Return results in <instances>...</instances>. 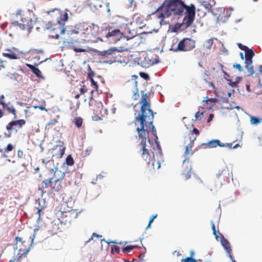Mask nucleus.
Here are the masks:
<instances>
[{
  "label": "nucleus",
  "mask_w": 262,
  "mask_h": 262,
  "mask_svg": "<svg viewBox=\"0 0 262 262\" xmlns=\"http://www.w3.org/2000/svg\"><path fill=\"white\" fill-rule=\"evenodd\" d=\"M142 98L139 103L141 104L140 113L135 118L134 121L139 123L140 126L137 127L141 148L142 158L147 162L149 170L159 169L161 167V161L162 159V153L159 145H157L158 153L156 154L157 158L154 152L149 151L146 148V140L147 135L150 132H152L154 136L157 138L156 129L153 125L154 113L150 108L149 99L146 93L142 92Z\"/></svg>",
  "instance_id": "1"
},
{
  "label": "nucleus",
  "mask_w": 262,
  "mask_h": 262,
  "mask_svg": "<svg viewBox=\"0 0 262 262\" xmlns=\"http://www.w3.org/2000/svg\"><path fill=\"white\" fill-rule=\"evenodd\" d=\"M68 11L67 9L61 11L58 9H54L48 12V14L53 18L47 24V29L49 30L50 38L57 39L60 34L64 33L65 23L69 19Z\"/></svg>",
  "instance_id": "2"
},
{
  "label": "nucleus",
  "mask_w": 262,
  "mask_h": 262,
  "mask_svg": "<svg viewBox=\"0 0 262 262\" xmlns=\"http://www.w3.org/2000/svg\"><path fill=\"white\" fill-rule=\"evenodd\" d=\"M172 14L183 15L186 10V15L183 19V24L186 28L189 27L193 23L195 15V7L194 4L189 6L185 4L182 0H167Z\"/></svg>",
  "instance_id": "3"
},
{
  "label": "nucleus",
  "mask_w": 262,
  "mask_h": 262,
  "mask_svg": "<svg viewBox=\"0 0 262 262\" xmlns=\"http://www.w3.org/2000/svg\"><path fill=\"white\" fill-rule=\"evenodd\" d=\"M64 173L56 168L53 176L49 179L42 181L39 190L41 191L42 194L47 192L46 189L51 187V190L55 191H59L61 187L60 181L64 178Z\"/></svg>",
  "instance_id": "4"
},
{
  "label": "nucleus",
  "mask_w": 262,
  "mask_h": 262,
  "mask_svg": "<svg viewBox=\"0 0 262 262\" xmlns=\"http://www.w3.org/2000/svg\"><path fill=\"white\" fill-rule=\"evenodd\" d=\"M118 23L119 27L123 30L124 33L126 34L125 38L127 40L132 39L138 34L137 27L135 26V25H137L136 23H128L127 20L123 17H119Z\"/></svg>",
  "instance_id": "5"
},
{
  "label": "nucleus",
  "mask_w": 262,
  "mask_h": 262,
  "mask_svg": "<svg viewBox=\"0 0 262 262\" xmlns=\"http://www.w3.org/2000/svg\"><path fill=\"white\" fill-rule=\"evenodd\" d=\"M18 18H19L21 23L15 21L12 23L13 27H19L21 30H30L33 28V21L30 17V13L29 12H23L17 15Z\"/></svg>",
  "instance_id": "6"
},
{
  "label": "nucleus",
  "mask_w": 262,
  "mask_h": 262,
  "mask_svg": "<svg viewBox=\"0 0 262 262\" xmlns=\"http://www.w3.org/2000/svg\"><path fill=\"white\" fill-rule=\"evenodd\" d=\"M195 47V41L191 38H184L181 40L176 47L172 45L170 50L175 52L179 51H189L193 49Z\"/></svg>",
  "instance_id": "7"
},
{
  "label": "nucleus",
  "mask_w": 262,
  "mask_h": 262,
  "mask_svg": "<svg viewBox=\"0 0 262 262\" xmlns=\"http://www.w3.org/2000/svg\"><path fill=\"white\" fill-rule=\"evenodd\" d=\"M152 14L155 15L156 18L160 20L161 24L165 18H169L172 15V12L167 0H165L164 3Z\"/></svg>",
  "instance_id": "8"
},
{
  "label": "nucleus",
  "mask_w": 262,
  "mask_h": 262,
  "mask_svg": "<svg viewBox=\"0 0 262 262\" xmlns=\"http://www.w3.org/2000/svg\"><path fill=\"white\" fill-rule=\"evenodd\" d=\"M15 241V248L20 252L19 255L21 257L23 255L27 254L30 249L33 239H31L30 237L25 239L23 237L16 236Z\"/></svg>",
  "instance_id": "9"
},
{
  "label": "nucleus",
  "mask_w": 262,
  "mask_h": 262,
  "mask_svg": "<svg viewBox=\"0 0 262 262\" xmlns=\"http://www.w3.org/2000/svg\"><path fill=\"white\" fill-rule=\"evenodd\" d=\"M26 120L24 119H19L17 120H13L9 122L6 126L8 134H5V137H10L13 133H17L18 131L26 124Z\"/></svg>",
  "instance_id": "10"
},
{
  "label": "nucleus",
  "mask_w": 262,
  "mask_h": 262,
  "mask_svg": "<svg viewBox=\"0 0 262 262\" xmlns=\"http://www.w3.org/2000/svg\"><path fill=\"white\" fill-rule=\"evenodd\" d=\"M127 48L124 47H121L119 48L116 47H111L106 50L99 51L98 53V55L106 57L113 58V61H111L112 62L115 60V58L116 57L117 53L127 51Z\"/></svg>",
  "instance_id": "11"
},
{
  "label": "nucleus",
  "mask_w": 262,
  "mask_h": 262,
  "mask_svg": "<svg viewBox=\"0 0 262 262\" xmlns=\"http://www.w3.org/2000/svg\"><path fill=\"white\" fill-rule=\"evenodd\" d=\"M107 38H112V40L114 41L120 40L122 38H125V35L121 32L119 29H115L109 31L106 35Z\"/></svg>",
  "instance_id": "12"
},
{
  "label": "nucleus",
  "mask_w": 262,
  "mask_h": 262,
  "mask_svg": "<svg viewBox=\"0 0 262 262\" xmlns=\"http://www.w3.org/2000/svg\"><path fill=\"white\" fill-rule=\"evenodd\" d=\"M58 148V152L55 154V156L57 158H61L62 157L64 154L66 147L64 146V142L61 140H59L57 142L56 148L54 150H56Z\"/></svg>",
  "instance_id": "13"
},
{
  "label": "nucleus",
  "mask_w": 262,
  "mask_h": 262,
  "mask_svg": "<svg viewBox=\"0 0 262 262\" xmlns=\"http://www.w3.org/2000/svg\"><path fill=\"white\" fill-rule=\"evenodd\" d=\"M204 145H205L206 147L208 148H214L216 147L217 146H219L221 147H224L226 146L229 148H231L232 147V144H227V145H225L224 144H221L220 141L219 140H212L206 144H204Z\"/></svg>",
  "instance_id": "14"
},
{
  "label": "nucleus",
  "mask_w": 262,
  "mask_h": 262,
  "mask_svg": "<svg viewBox=\"0 0 262 262\" xmlns=\"http://www.w3.org/2000/svg\"><path fill=\"white\" fill-rule=\"evenodd\" d=\"M3 108L4 111H8L9 113L14 116V118H16V111L13 105L10 104V102L1 103Z\"/></svg>",
  "instance_id": "15"
},
{
  "label": "nucleus",
  "mask_w": 262,
  "mask_h": 262,
  "mask_svg": "<svg viewBox=\"0 0 262 262\" xmlns=\"http://www.w3.org/2000/svg\"><path fill=\"white\" fill-rule=\"evenodd\" d=\"M15 149V146L13 145L12 143H9L7 146L4 149L3 153L4 156L5 157H11L12 158H14L15 157V155H13L12 156H11V152L13 151Z\"/></svg>",
  "instance_id": "16"
},
{
  "label": "nucleus",
  "mask_w": 262,
  "mask_h": 262,
  "mask_svg": "<svg viewBox=\"0 0 262 262\" xmlns=\"http://www.w3.org/2000/svg\"><path fill=\"white\" fill-rule=\"evenodd\" d=\"M187 159L186 158L184 161H183V164L182 165V174L184 176L185 179L187 180L189 179L191 177V168L190 166H189V167H187V166H186L185 165V163Z\"/></svg>",
  "instance_id": "17"
},
{
  "label": "nucleus",
  "mask_w": 262,
  "mask_h": 262,
  "mask_svg": "<svg viewBox=\"0 0 262 262\" xmlns=\"http://www.w3.org/2000/svg\"><path fill=\"white\" fill-rule=\"evenodd\" d=\"M2 55L4 57L11 59H16L18 58V56L10 49L6 50V52L3 53Z\"/></svg>",
  "instance_id": "18"
},
{
  "label": "nucleus",
  "mask_w": 262,
  "mask_h": 262,
  "mask_svg": "<svg viewBox=\"0 0 262 262\" xmlns=\"http://www.w3.org/2000/svg\"><path fill=\"white\" fill-rule=\"evenodd\" d=\"M245 61L247 62H252V58L254 55V53L252 50L249 49V48L245 51Z\"/></svg>",
  "instance_id": "19"
},
{
  "label": "nucleus",
  "mask_w": 262,
  "mask_h": 262,
  "mask_svg": "<svg viewBox=\"0 0 262 262\" xmlns=\"http://www.w3.org/2000/svg\"><path fill=\"white\" fill-rule=\"evenodd\" d=\"M222 239H221V243L222 245L223 246L225 250L227 251V253H230V251H232V249L230 247V244L228 241L226 239H225L222 235Z\"/></svg>",
  "instance_id": "20"
},
{
  "label": "nucleus",
  "mask_w": 262,
  "mask_h": 262,
  "mask_svg": "<svg viewBox=\"0 0 262 262\" xmlns=\"http://www.w3.org/2000/svg\"><path fill=\"white\" fill-rule=\"evenodd\" d=\"M26 66L28 68H29L31 71H32V72L38 77H41L42 76H41V71L39 70V69L37 68H36L35 67H34V66L31 64H29V63H27L26 64Z\"/></svg>",
  "instance_id": "21"
},
{
  "label": "nucleus",
  "mask_w": 262,
  "mask_h": 262,
  "mask_svg": "<svg viewBox=\"0 0 262 262\" xmlns=\"http://www.w3.org/2000/svg\"><path fill=\"white\" fill-rule=\"evenodd\" d=\"M62 226V224L61 223H52V229L51 231L53 234H57L59 232H61V228L59 226Z\"/></svg>",
  "instance_id": "22"
},
{
  "label": "nucleus",
  "mask_w": 262,
  "mask_h": 262,
  "mask_svg": "<svg viewBox=\"0 0 262 262\" xmlns=\"http://www.w3.org/2000/svg\"><path fill=\"white\" fill-rule=\"evenodd\" d=\"M196 139V137L194 138L193 140H192L190 143L186 146L184 154L185 156H187L189 155H192L193 152L192 151V148L193 146V141Z\"/></svg>",
  "instance_id": "23"
},
{
  "label": "nucleus",
  "mask_w": 262,
  "mask_h": 262,
  "mask_svg": "<svg viewBox=\"0 0 262 262\" xmlns=\"http://www.w3.org/2000/svg\"><path fill=\"white\" fill-rule=\"evenodd\" d=\"M252 62H250L249 63L247 62V61H245V67L247 70L249 75H252L254 73V67L252 65Z\"/></svg>",
  "instance_id": "24"
},
{
  "label": "nucleus",
  "mask_w": 262,
  "mask_h": 262,
  "mask_svg": "<svg viewBox=\"0 0 262 262\" xmlns=\"http://www.w3.org/2000/svg\"><path fill=\"white\" fill-rule=\"evenodd\" d=\"M250 122L252 125H257L262 122V119L256 116H251Z\"/></svg>",
  "instance_id": "25"
},
{
  "label": "nucleus",
  "mask_w": 262,
  "mask_h": 262,
  "mask_svg": "<svg viewBox=\"0 0 262 262\" xmlns=\"http://www.w3.org/2000/svg\"><path fill=\"white\" fill-rule=\"evenodd\" d=\"M217 100L215 98H208V97H205V99L203 100V102H206L207 104H211V106L209 107L210 108L211 107L213 106L215 103L217 102Z\"/></svg>",
  "instance_id": "26"
},
{
  "label": "nucleus",
  "mask_w": 262,
  "mask_h": 262,
  "mask_svg": "<svg viewBox=\"0 0 262 262\" xmlns=\"http://www.w3.org/2000/svg\"><path fill=\"white\" fill-rule=\"evenodd\" d=\"M74 122L75 124V125L79 128L82 126V123H83V120L81 117H76L74 119Z\"/></svg>",
  "instance_id": "27"
},
{
  "label": "nucleus",
  "mask_w": 262,
  "mask_h": 262,
  "mask_svg": "<svg viewBox=\"0 0 262 262\" xmlns=\"http://www.w3.org/2000/svg\"><path fill=\"white\" fill-rule=\"evenodd\" d=\"M213 40L212 39H209L206 40L204 46L207 49H210L213 45Z\"/></svg>",
  "instance_id": "28"
},
{
  "label": "nucleus",
  "mask_w": 262,
  "mask_h": 262,
  "mask_svg": "<svg viewBox=\"0 0 262 262\" xmlns=\"http://www.w3.org/2000/svg\"><path fill=\"white\" fill-rule=\"evenodd\" d=\"M66 163L67 165L72 166L74 163V161L71 155H69L66 158Z\"/></svg>",
  "instance_id": "29"
},
{
  "label": "nucleus",
  "mask_w": 262,
  "mask_h": 262,
  "mask_svg": "<svg viewBox=\"0 0 262 262\" xmlns=\"http://www.w3.org/2000/svg\"><path fill=\"white\" fill-rule=\"evenodd\" d=\"M25 155L21 149H18L17 152V157L18 159H24L25 158Z\"/></svg>",
  "instance_id": "30"
},
{
  "label": "nucleus",
  "mask_w": 262,
  "mask_h": 262,
  "mask_svg": "<svg viewBox=\"0 0 262 262\" xmlns=\"http://www.w3.org/2000/svg\"><path fill=\"white\" fill-rule=\"evenodd\" d=\"M181 262H198V261L192 257H186L182 259Z\"/></svg>",
  "instance_id": "31"
},
{
  "label": "nucleus",
  "mask_w": 262,
  "mask_h": 262,
  "mask_svg": "<svg viewBox=\"0 0 262 262\" xmlns=\"http://www.w3.org/2000/svg\"><path fill=\"white\" fill-rule=\"evenodd\" d=\"M132 250H133V247L130 245V246H127L123 248L122 249V251L124 253H128L130 251H131Z\"/></svg>",
  "instance_id": "32"
},
{
  "label": "nucleus",
  "mask_w": 262,
  "mask_h": 262,
  "mask_svg": "<svg viewBox=\"0 0 262 262\" xmlns=\"http://www.w3.org/2000/svg\"><path fill=\"white\" fill-rule=\"evenodd\" d=\"M203 112L201 113L199 111L197 112L195 115V120H201L203 117Z\"/></svg>",
  "instance_id": "33"
},
{
  "label": "nucleus",
  "mask_w": 262,
  "mask_h": 262,
  "mask_svg": "<svg viewBox=\"0 0 262 262\" xmlns=\"http://www.w3.org/2000/svg\"><path fill=\"white\" fill-rule=\"evenodd\" d=\"M202 5L203 6L207 9H211L212 8V5H211L209 2L204 1L203 2Z\"/></svg>",
  "instance_id": "34"
},
{
  "label": "nucleus",
  "mask_w": 262,
  "mask_h": 262,
  "mask_svg": "<svg viewBox=\"0 0 262 262\" xmlns=\"http://www.w3.org/2000/svg\"><path fill=\"white\" fill-rule=\"evenodd\" d=\"M227 80L229 81V85L231 86L232 88H235L237 86V85L238 84V81H232L230 79H227Z\"/></svg>",
  "instance_id": "35"
},
{
  "label": "nucleus",
  "mask_w": 262,
  "mask_h": 262,
  "mask_svg": "<svg viewBox=\"0 0 262 262\" xmlns=\"http://www.w3.org/2000/svg\"><path fill=\"white\" fill-rule=\"evenodd\" d=\"M112 252L119 253L120 252V248L116 245L112 247Z\"/></svg>",
  "instance_id": "36"
},
{
  "label": "nucleus",
  "mask_w": 262,
  "mask_h": 262,
  "mask_svg": "<svg viewBox=\"0 0 262 262\" xmlns=\"http://www.w3.org/2000/svg\"><path fill=\"white\" fill-rule=\"evenodd\" d=\"M91 85L93 86L96 90H98V84L95 81L93 78L91 77L90 80Z\"/></svg>",
  "instance_id": "37"
},
{
  "label": "nucleus",
  "mask_w": 262,
  "mask_h": 262,
  "mask_svg": "<svg viewBox=\"0 0 262 262\" xmlns=\"http://www.w3.org/2000/svg\"><path fill=\"white\" fill-rule=\"evenodd\" d=\"M140 76L143 78V79H144L145 80H148L149 79V76L148 75V74L146 73H144V72H140Z\"/></svg>",
  "instance_id": "38"
},
{
  "label": "nucleus",
  "mask_w": 262,
  "mask_h": 262,
  "mask_svg": "<svg viewBox=\"0 0 262 262\" xmlns=\"http://www.w3.org/2000/svg\"><path fill=\"white\" fill-rule=\"evenodd\" d=\"M157 217V214L153 215L151 216L150 219L149 220L148 224L146 227V229L149 228L150 227L151 224L153 222L154 220Z\"/></svg>",
  "instance_id": "39"
},
{
  "label": "nucleus",
  "mask_w": 262,
  "mask_h": 262,
  "mask_svg": "<svg viewBox=\"0 0 262 262\" xmlns=\"http://www.w3.org/2000/svg\"><path fill=\"white\" fill-rule=\"evenodd\" d=\"M58 123L57 120L54 119L52 120H51L50 121H49L46 125V126H50V125H54Z\"/></svg>",
  "instance_id": "40"
},
{
  "label": "nucleus",
  "mask_w": 262,
  "mask_h": 262,
  "mask_svg": "<svg viewBox=\"0 0 262 262\" xmlns=\"http://www.w3.org/2000/svg\"><path fill=\"white\" fill-rule=\"evenodd\" d=\"M73 50L76 52H84L86 51V50L84 49L75 47H73Z\"/></svg>",
  "instance_id": "41"
},
{
  "label": "nucleus",
  "mask_w": 262,
  "mask_h": 262,
  "mask_svg": "<svg viewBox=\"0 0 262 262\" xmlns=\"http://www.w3.org/2000/svg\"><path fill=\"white\" fill-rule=\"evenodd\" d=\"M211 228L213 231V234L215 236L216 238H217L218 236L217 235V232L215 229V226L213 222L211 223Z\"/></svg>",
  "instance_id": "42"
},
{
  "label": "nucleus",
  "mask_w": 262,
  "mask_h": 262,
  "mask_svg": "<svg viewBox=\"0 0 262 262\" xmlns=\"http://www.w3.org/2000/svg\"><path fill=\"white\" fill-rule=\"evenodd\" d=\"M237 45L238 48L243 51H245L246 50L248 49V48L247 46L242 45L241 43H237Z\"/></svg>",
  "instance_id": "43"
},
{
  "label": "nucleus",
  "mask_w": 262,
  "mask_h": 262,
  "mask_svg": "<svg viewBox=\"0 0 262 262\" xmlns=\"http://www.w3.org/2000/svg\"><path fill=\"white\" fill-rule=\"evenodd\" d=\"M233 68L237 69L239 72L243 71V69L240 64L236 63L233 66Z\"/></svg>",
  "instance_id": "44"
},
{
  "label": "nucleus",
  "mask_w": 262,
  "mask_h": 262,
  "mask_svg": "<svg viewBox=\"0 0 262 262\" xmlns=\"http://www.w3.org/2000/svg\"><path fill=\"white\" fill-rule=\"evenodd\" d=\"M5 60H3L0 59V71L5 68Z\"/></svg>",
  "instance_id": "45"
},
{
  "label": "nucleus",
  "mask_w": 262,
  "mask_h": 262,
  "mask_svg": "<svg viewBox=\"0 0 262 262\" xmlns=\"http://www.w3.org/2000/svg\"><path fill=\"white\" fill-rule=\"evenodd\" d=\"M95 237H102V235H98L96 233H93L92 235L91 238H90L88 241H86V243L89 242L91 240H92L93 239V238Z\"/></svg>",
  "instance_id": "46"
},
{
  "label": "nucleus",
  "mask_w": 262,
  "mask_h": 262,
  "mask_svg": "<svg viewBox=\"0 0 262 262\" xmlns=\"http://www.w3.org/2000/svg\"><path fill=\"white\" fill-rule=\"evenodd\" d=\"M192 134H194L198 136L200 134V132L196 128H194L192 130Z\"/></svg>",
  "instance_id": "47"
},
{
  "label": "nucleus",
  "mask_w": 262,
  "mask_h": 262,
  "mask_svg": "<svg viewBox=\"0 0 262 262\" xmlns=\"http://www.w3.org/2000/svg\"><path fill=\"white\" fill-rule=\"evenodd\" d=\"M34 108H39L41 111H47V110L45 108V106L43 105H40V106H34Z\"/></svg>",
  "instance_id": "48"
},
{
  "label": "nucleus",
  "mask_w": 262,
  "mask_h": 262,
  "mask_svg": "<svg viewBox=\"0 0 262 262\" xmlns=\"http://www.w3.org/2000/svg\"><path fill=\"white\" fill-rule=\"evenodd\" d=\"M80 92L81 94H84L86 92V90L85 89L84 85H83L80 89Z\"/></svg>",
  "instance_id": "49"
},
{
  "label": "nucleus",
  "mask_w": 262,
  "mask_h": 262,
  "mask_svg": "<svg viewBox=\"0 0 262 262\" xmlns=\"http://www.w3.org/2000/svg\"><path fill=\"white\" fill-rule=\"evenodd\" d=\"M5 98V97L4 95H2L1 96H0V104L1 105V103H5V102L4 101V99Z\"/></svg>",
  "instance_id": "50"
},
{
  "label": "nucleus",
  "mask_w": 262,
  "mask_h": 262,
  "mask_svg": "<svg viewBox=\"0 0 262 262\" xmlns=\"http://www.w3.org/2000/svg\"><path fill=\"white\" fill-rule=\"evenodd\" d=\"M21 256L19 255L18 258H14L13 260H10L8 262H18Z\"/></svg>",
  "instance_id": "51"
},
{
  "label": "nucleus",
  "mask_w": 262,
  "mask_h": 262,
  "mask_svg": "<svg viewBox=\"0 0 262 262\" xmlns=\"http://www.w3.org/2000/svg\"><path fill=\"white\" fill-rule=\"evenodd\" d=\"M213 117H214V115L213 114H210V115L208 118V120H207V122H210L211 121H212Z\"/></svg>",
  "instance_id": "52"
},
{
  "label": "nucleus",
  "mask_w": 262,
  "mask_h": 262,
  "mask_svg": "<svg viewBox=\"0 0 262 262\" xmlns=\"http://www.w3.org/2000/svg\"><path fill=\"white\" fill-rule=\"evenodd\" d=\"M139 93H138L137 92H135L134 94V96H133V98L135 100H137L138 98H139Z\"/></svg>",
  "instance_id": "53"
},
{
  "label": "nucleus",
  "mask_w": 262,
  "mask_h": 262,
  "mask_svg": "<svg viewBox=\"0 0 262 262\" xmlns=\"http://www.w3.org/2000/svg\"><path fill=\"white\" fill-rule=\"evenodd\" d=\"M43 209V208L42 207H41V208H37V213L38 214V219L40 218V212L41 211V210Z\"/></svg>",
  "instance_id": "54"
},
{
  "label": "nucleus",
  "mask_w": 262,
  "mask_h": 262,
  "mask_svg": "<svg viewBox=\"0 0 262 262\" xmlns=\"http://www.w3.org/2000/svg\"><path fill=\"white\" fill-rule=\"evenodd\" d=\"M144 256H145L144 253H141L139 255V258L141 259V261H143Z\"/></svg>",
  "instance_id": "55"
},
{
  "label": "nucleus",
  "mask_w": 262,
  "mask_h": 262,
  "mask_svg": "<svg viewBox=\"0 0 262 262\" xmlns=\"http://www.w3.org/2000/svg\"><path fill=\"white\" fill-rule=\"evenodd\" d=\"M258 140L260 145L262 146V133L258 137Z\"/></svg>",
  "instance_id": "56"
},
{
  "label": "nucleus",
  "mask_w": 262,
  "mask_h": 262,
  "mask_svg": "<svg viewBox=\"0 0 262 262\" xmlns=\"http://www.w3.org/2000/svg\"><path fill=\"white\" fill-rule=\"evenodd\" d=\"M246 90L248 92H250L251 91V90L250 89V83H247L246 84Z\"/></svg>",
  "instance_id": "57"
},
{
  "label": "nucleus",
  "mask_w": 262,
  "mask_h": 262,
  "mask_svg": "<svg viewBox=\"0 0 262 262\" xmlns=\"http://www.w3.org/2000/svg\"><path fill=\"white\" fill-rule=\"evenodd\" d=\"M4 116V111L0 109V119Z\"/></svg>",
  "instance_id": "58"
},
{
  "label": "nucleus",
  "mask_w": 262,
  "mask_h": 262,
  "mask_svg": "<svg viewBox=\"0 0 262 262\" xmlns=\"http://www.w3.org/2000/svg\"><path fill=\"white\" fill-rule=\"evenodd\" d=\"M231 251H230V253H228V256L230 258V259L232 261V259H234L233 258V257L232 256Z\"/></svg>",
  "instance_id": "59"
},
{
  "label": "nucleus",
  "mask_w": 262,
  "mask_h": 262,
  "mask_svg": "<svg viewBox=\"0 0 262 262\" xmlns=\"http://www.w3.org/2000/svg\"><path fill=\"white\" fill-rule=\"evenodd\" d=\"M94 75V73L92 72L89 74V77L91 79V77L93 78V76Z\"/></svg>",
  "instance_id": "60"
},
{
  "label": "nucleus",
  "mask_w": 262,
  "mask_h": 262,
  "mask_svg": "<svg viewBox=\"0 0 262 262\" xmlns=\"http://www.w3.org/2000/svg\"><path fill=\"white\" fill-rule=\"evenodd\" d=\"M194 255V251H191L190 252V256L189 257H192V258H193V257Z\"/></svg>",
  "instance_id": "61"
},
{
  "label": "nucleus",
  "mask_w": 262,
  "mask_h": 262,
  "mask_svg": "<svg viewBox=\"0 0 262 262\" xmlns=\"http://www.w3.org/2000/svg\"><path fill=\"white\" fill-rule=\"evenodd\" d=\"M242 77H236V81H238V83H239V81L241 80Z\"/></svg>",
  "instance_id": "62"
},
{
  "label": "nucleus",
  "mask_w": 262,
  "mask_h": 262,
  "mask_svg": "<svg viewBox=\"0 0 262 262\" xmlns=\"http://www.w3.org/2000/svg\"><path fill=\"white\" fill-rule=\"evenodd\" d=\"M259 71L262 73V65H260L259 67Z\"/></svg>",
  "instance_id": "63"
},
{
  "label": "nucleus",
  "mask_w": 262,
  "mask_h": 262,
  "mask_svg": "<svg viewBox=\"0 0 262 262\" xmlns=\"http://www.w3.org/2000/svg\"><path fill=\"white\" fill-rule=\"evenodd\" d=\"M259 71L262 73V65H260L259 67Z\"/></svg>",
  "instance_id": "64"
}]
</instances>
